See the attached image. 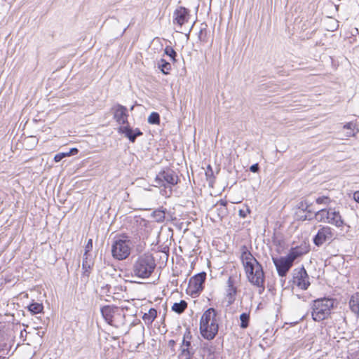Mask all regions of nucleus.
Wrapping results in <instances>:
<instances>
[{
  "instance_id": "nucleus-1",
  "label": "nucleus",
  "mask_w": 359,
  "mask_h": 359,
  "mask_svg": "<svg viewBox=\"0 0 359 359\" xmlns=\"http://www.w3.org/2000/svg\"><path fill=\"white\" fill-rule=\"evenodd\" d=\"M241 259L249 282L259 288L261 294L265 289V276L262 266L254 257L245 245L241 246Z\"/></svg>"
},
{
  "instance_id": "nucleus-2",
  "label": "nucleus",
  "mask_w": 359,
  "mask_h": 359,
  "mask_svg": "<svg viewBox=\"0 0 359 359\" xmlns=\"http://www.w3.org/2000/svg\"><path fill=\"white\" fill-rule=\"evenodd\" d=\"M156 264L154 256L144 253L137 257L133 264V274L140 278H147L151 276Z\"/></svg>"
},
{
  "instance_id": "nucleus-3",
  "label": "nucleus",
  "mask_w": 359,
  "mask_h": 359,
  "mask_svg": "<svg viewBox=\"0 0 359 359\" xmlns=\"http://www.w3.org/2000/svg\"><path fill=\"white\" fill-rule=\"evenodd\" d=\"M216 316V310L213 308H210L201 316L200 320L201 334L208 340L213 339L218 332L219 327Z\"/></svg>"
},
{
  "instance_id": "nucleus-4",
  "label": "nucleus",
  "mask_w": 359,
  "mask_h": 359,
  "mask_svg": "<svg viewBox=\"0 0 359 359\" xmlns=\"http://www.w3.org/2000/svg\"><path fill=\"white\" fill-rule=\"evenodd\" d=\"M334 300L331 298L317 299L313 302L311 316L314 321L320 322L329 317Z\"/></svg>"
},
{
  "instance_id": "nucleus-5",
  "label": "nucleus",
  "mask_w": 359,
  "mask_h": 359,
  "mask_svg": "<svg viewBox=\"0 0 359 359\" xmlns=\"http://www.w3.org/2000/svg\"><path fill=\"white\" fill-rule=\"evenodd\" d=\"M179 177L177 173L170 168H166L161 171L155 178L156 186H163L165 188L168 187L169 189L168 196L172 194V187L178 183Z\"/></svg>"
},
{
  "instance_id": "nucleus-6",
  "label": "nucleus",
  "mask_w": 359,
  "mask_h": 359,
  "mask_svg": "<svg viewBox=\"0 0 359 359\" xmlns=\"http://www.w3.org/2000/svg\"><path fill=\"white\" fill-rule=\"evenodd\" d=\"M130 242L128 240L119 239L116 241L111 247L112 256L118 259H126L130 254Z\"/></svg>"
},
{
  "instance_id": "nucleus-7",
  "label": "nucleus",
  "mask_w": 359,
  "mask_h": 359,
  "mask_svg": "<svg viewBox=\"0 0 359 359\" xmlns=\"http://www.w3.org/2000/svg\"><path fill=\"white\" fill-rule=\"evenodd\" d=\"M277 273L279 276L285 277L293 266L294 261L288 255L280 257H272Z\"/></svg>"
},
{
  "instance_id": "nucleus-8",
  "label": "nucleus",
  "mask_w": 359,
  "mask_h": 359,
  "mask_svg": "<svg viewBox=\"0 0 359 359\" xmlns=\"http://www.w3.org/2000/svg\"><path fill=\"white\" fill-rule=\"evenodd\" d=\"M333 236L332 229L330 226L320 225L317 233L313 238V242L317 247H320L325 243L330 242Z\"/></svg>"
},
{
  "instance_id": "nucleus-9",
  "label": "nucleus",
  "mask_w": 359,
  "mask_h": 359,
  "mask_svg": "<svg viewBox=\"0 0 359 359\" xmlns=\"http://www.w3.org/2000/svg\"><path fill=\"white\" fill-rule=\"evenodd\" d=\"M293 283L303 290L309 287V277L304 266L294 269Z\"/></svg>"
},
{
  "instance_id": "nucleus-10",
  "label": "nucleus",
  "mask_w": 359,
  "mask_h": 359,
  "mask_svg": "<svg viewBox=\"0 0 359 359\" xmlns=\"http://www.w3.org/2000/svg\"><path fill=\"white\" fill-rule=\"evenodd\" d=\"M205 278V272H201L190 278L188 290L192 296L198 294L203 290Z\"/></svg>"
},
{
  "instance_id": "nucleus-11",
  "label": "nucleus",
  "mask_w": 359,
  "mask_h": 359,
  "mask_svg": "<svg viewBox=\"0 0 359 359\" xmlns=\"http://www.w3.org/2000/svg\"><path fill=\"white\" fill-rule=\"evenodd\" d=\"M190 11L185 7L180 6L173 13V23L182 27L188 22L190 18Z\"/></svg>"
},
{
  "instance_id": "nucleus-12",
  "label": "nucleus",
  "mask_w": 359,
  "mask_h": 359,
  "mask_svg": "<svg viewBox=\"0 0 359 359\" xmlns=\"http://www.w3.org/2000/svg\"><path fill=\"white\" fill-rule=\"evenodd\" d=\"M112 109L114 111V118L116 120V121L118 124H121V125H124L126 123H127V125L128 124V109L126 107H124L120 104H117L112 108Z\"/></svg>"
},
{
  "instance_id": "nucleus-13",
  "label": "nucleus",
  "mask_w": 359,
  "mask_h": 359,
  "mask_svg": "<svg viewBox=\"0 0 359 359\" xmlns=\"http://www.w3.org/2000/svg\"><path fill=\"white\" fill-rule=\"evenodd\" d=\"M236 278L229 276L226 282V297L228 301V305L232 304L236 300L237 294V287H236Z\"/></svg>"
},
{
  "instance_id": "nucleus-14",
  "label": "nucleus",
  "mask_w": 359,
  "mask_h": 359,
  "mask_svg": "<svg viewBox=\"0 0 359 359\" xmlns=\"http://www.w3.org/2000/svg\"><path fill=\"white\" fill-rule=\"evenodd\" d=\"M309 251V243L306 242H302L299 245L292 248L287 255H288L290 258L294 262L296 259L307 254Z\"/></svg>"
},
{
  "instance_id": "nucleus-15",
  "label": "nucleus",
  "mask_w": 359,
  "mask_h": 359,
  "mask_svg": "<svg viewBox=\"0 0 359 359\" xmlns=\"http://www.w3.org/2000/svg\"><path fill=\"white\" fill-rule=\"evenodd\" d=\"M118 131L119 133L123 134L131 142H135L137 137L143 135L139 128L133 129L128 124L120 126Z\"/></svg>"
},
{
  "instance_id": "nucleus-16",
  "label": "nucleus",
  "mask_w": 359,
  "mask_h": 359,
  "mask_svg": "<svg viewBox=\"0 0 359 359\" xmlns=\"http://www.w3.org/2000/svg\"><path fill=\"white\" fill-rule=\"evenodd\" d=\"M327 223L334 225L337 227H341L344 225V220L341 219L339 212L330 208V215Z\"/></svg>"
},
{
  "instance_id": "nucleus-17",
  "label": "nucleus",
  "mask_w": 359,
  "mask_h": 359,
  "mask_svg": "<svg viewBox=\"0 0 359 359\" xmlns=\"http://www.w3.org/2000/svg\"><path fill=\"white\" fill-rule=\"evenodd\" d=\"M116 308L111 306H104L101 308V313L108 324L112 325L114 313Z\"/></svg>"
},
{
  "instance_id": "nucleus-18",
  "label": "nucleus",
  "mask_w": 359,
  "mask_h": 359,
  "mask_svg": "<svg viewBox=\"0 0 359 359\" xmlns=\"http://www.w3.org/2000/svg\"><path fill=\"white\" fill-rule=\"evenodd\" d=\"M349 308L351 311L356 316H359V292L353 294L349 300Z\"/></svg>"
},
{
  "instance_id": "nucleus-19",
  "label": "nucleus",
  "mask_w": 359,
  "mask_h": 359,
  "mask_svg": "<svg viewBox=\"0 0 359 359\" xmlns=\"http://www.w3.org/2000/svg\"><path fill=\"white\" fill-rule=\"evenodd\" d=\"M330 215V209H321L315 214V219L320 222H327Z\"/></svg>"
},
{
  "instance_id": "nucleus-20",
  "label": "nucleus",
  "mask_w": 359,
  "mask_h": 359,
  "mask_svg": "<svg viewBox=\"0 0 359 359\" xmlns=\"http://www.w3.org/2000/svg\"><path fill=\"white\" fill-rule=\"evenodd\" d=\"M157 316V311L155 309H150L148 313H145L142 319L147 324H151Z\"/></svg>"
},
{
  "instance_id": "nucleus-21",
  "label": "nucleus",
  "mask_w": 359,
  "mask_h": 359,
  "mask_svg": "<svg viewBox=\"0 0 359 359\" xmlns=\"http://www.w3.org/2000/svg\"><path fill=\"white\" fill-rule=\"evenodd\" d=\"M93 263L90 259H88V255L83 257L82 269L83 270V276L88 277Z\"/></svg>"
},
{
  "instance_id": "nucleus-22",
  "label": "nucleus",
  "mask_w": 359,
  "mask_h": 359,
  "mask_svg": "<svg viewBox=\"0 0 359 359\" xmlns=\"http://www.w3.org/2000/svg\"><path fill=\"white\" fill-rule=\"evenodd\" d=\"M187 308V303L184 300H181L180 302H175L172 306V310L178 314L182 313Z\"/></svg>"
},
{
  "instance_id": "nucleus-23",
  "label": "nucleus",
  "mask_w": 359,
  "mask_h": 359,
  "mask_svg": "<svg viewBox=\"0 0 359 359\" xmlns=\"http://www.w3.org/2000/svg\"><path fill=\"white\" fill-rule=\"evenodd\" d=\"M158 67L163 74H168L171 69V65L164 59H161L158 62Z\"/></svg>"
},
{
  "instance_id": "nucleus-24",
  "label": "nucleus",
  "mask_w": 359,
  "mask_h": 359,
  "mask_svg": "<svg viewBox=\"0 0 359 359\" xmlns=\"http://www.w3.org/2000/svg\"><path fill=\"white\" fill-rule=\"evenodd\" d=\"M356 124L353 122H348L344 126V128L348 130L346 136V137H355L356 133L358 132L357 130L355 132Z\"/></svg>"
},
{
  "instance_id": "nucleus-25",
  "label": "nucleus",
  "mask_w": 359,
  "mask_h": 359,
  "mask_svg": "<svg viewBox=\"0 0 359 359\" xmlns=\"http://www.w3.org/2000/svg\"><path fill=\"white\" fill-rule=\"evenodd\" d=\"M28 310L33 314H38L42 312L43 306L42 304L34 302L27 306Z\"/></svg>"
},
{
  "instance_id": "nucleus-26",
  "label": "nucleus",
  "mask_w": 359,
  "mask_h": 359,
  "mask_svg": "<svg viewBox=\"0 0 359 359\" xmlns=\"http://www.w3.org/2000/svg\"><path fill=\"white\" fill-rule=\"evenodd\" d=\"M165 210L158 209L153 212L152 216L157 222H163L165 220Z\"/></svg>"
},
{
  "instance_id": "nucleus-27",
  "label": "nucleus",
  "mask_w": 359,
  "mask_h": 359,
  "mask_svg": "<svg viewBox=\"0 0 359 359\" xmlns=\"http://www.w3.org/2000/svg\"><path fill=\"white\" fill-rule=\"evenodd\" d=\"M194 355V352H191L189 348L181 347V351L179 354L180 359H190Z\"/></svg>"
},
{
  "instance_id": "nucleus-28",
  "label": "nucleus",
  "mask_w": 359,
  "mask_h": 359,
  "mask_svg": "<svg viewBox=\"0 0 359 359\" xmlns=\"http://www.w3.org/2000/svg\"><path fill=\"white\" fill-rule=\"evenodd\" d=\"M240 320H241V327L243 329H245L249 325V320H250V315L246 313H243L240 316Z\"/></svg>"
},
{
  "instance_id": "nucleus-29",
  "label": "nucleus",
  "mask_w": 359,
  "mask_h": 359,
  "mask_svg": "<svg viewBox=\"0 0 359 359\" xmlns=\"http://www.w3.org/2000/svg\"><path fill=\"white\" fill-rule=\"evenodd\" d=\"M164 53L169 56L172 62L176 61L177 53L171 46H167L164 49Z\"/></svg>"
},
{
  "instance_id": "nucleus-30",
  "label": "nucleus",
  "mask_w": 359,
  "mask_h": 359,
  "mask_svg": "<svg viewBox=\"0 0 359 359\" xmlns=\"http://www.w3.org/2000/svg\"><path fill=\"white\" fill-rule=\"evenodd\" d=\"M148 122L150 124H159L160 115L157 112H152L148 117Z\"/></svg>"
},
{
  "instance_id": "nucleus-31",
  "label": "nucleus",
  "mask_w": 359,
  "mask_h": 359,
  "mask_svg": "<svg viewBox=\"0 0 359 359\" xmlns=\"http://www.w3.org/2000/svg\"><path fill=\"white\" fill-rule=\"evenodd\" d=\"M207 25L205 24L204 27H201L200 32L198 33V39L201 41L206 42L207 41Z\"/></svg>"
},
{
  "instance_id": "nucleus-32",
  "label": "nucleus",
  "mask_w": 359,
  "mask_h": 359,
  "mask_svg": "<svg viewBox=\"0 0 359 359\" xmlns=\"http://www.w3.org/2000/svg\"><path fill=\"white\" fill-rule=\"evenodd\" d=\"M189 338H191L190 332L187 331L184 335V339H183L182 344L181 347L190 348L191 341L187 340V339H189Z\"/></svg>"
},
{
  "instance_id": "nucleus-33",
  "label": "nucleus",
  "mask_w": 359,
  "mask_h": 359,
  "mask_svg": "<svg viewBox=\"0 0 359 359\" xmlns=\"http://www.w3.org/2000/svg\"><path fill=\"white\" fill-rule=\"evenodd\" d=\"M330 199L327 196H320L316 199V202L318 204H324V205H328L330 203Z\"/></svg>"
},
{
  "instance_id": "nucleus-34",
  "label": "nucleus",
  "mask_w": 359,
  "mask_h": 359,
  "mask_svg": "<svg viewBox=\"0 0 359 359\" xmlns=\"http://www.w3.org/2000/svg\"><path fill=\"white\" fill-rule=\"evenodd\" d=\"M309 207H310V204H309L308 202L306 201H301L298 205L299 209H301L304 212H311V211L310 210H309Z\"/></svg>"
},
{
  "instance_id": "nucleus-35",
  "label": "nucleus",
  "mask_w": 359,
  "mask_h": 359,
  "mask_svg": "<svg viewBox=\"0 0 359 359\" xmlns=\"http://www.w3.org/2000/svg\"><path fill=\"white\" fill-rule=\"evenodd\" d=\"M92 248H93V240L89 239L86 245L85 246V252L83 254L84 256L88 255V253L92 250Z\"/></svg>"
},
{
  "instance_id": "nucleus-36",
  "label": "nucleus",
  "mask_w": 359,
  "mask_h": 359,
  "mask_svg": "<svg viewBox=\"0 0 359 359\" xmlns=\"http://www.w3.org/2000/svg\"><path fill=\"white\" fill-rule=\"evenodd\" d=\"M7 344L5 341L4 337L0 333V351L6 350Z\"/></svg>"
},
{
  "instance_id": "nucleus-37",
  "label": "nucleus",
  "mask_w": 359,
  "mask_h": 359,
  "mask_svg": "<svg viewBox=\"0 0 359 359\" xmlns=\"http://www.w3.org/2000/svg\"><path fill=\"white\" fill-rule=\"evenodd\" d=\"M68 156V154H66V152H62L57 154L54 157V161L55 162H60L62 158Z\"/></svg>"
},
{
  "instance_id": "nucleus-38",
  "label": "nucleus",
  "mask_w": 359,
  "mask_h": 359,
  "mask_svg": "<svg viewBox=\"0 0 359 359\" xmlns=\"http://www.w3.org/2000/svg\"><path fill=\"white\" fill-rule=\"evenodd\" d=\"M203 349L205 352H207L210 354L213 353L212 346L209 345L208 343L203 344Z\"/></svg>"
},
{
  "instance_id": "nucleus-39",
  "label": "nucleus",
  "mask_w": 359,
  "mask_h": 359,
  "mask_svg": "<svg viewBox=\"0 0 359 359\" xmlns=\"http://www.w3.org/2000/svg\"><path fill=\"white\" fill-rule=\"evenodd\" d=\"M250 170L252 172H257L259 170V166L258 163L252 165L250 167Z\"/></svg>"
},
{
  "instance_id": "nucleus-40",
  "label": "nucleus",
  "mask_w": 359,
  "mask_h": 359,
  "mask_svg": "<svg viewBox=\"0 0 359 359\" xmlns=\"http://www.w3.org/2000/svg\"><path fill=\"white\" fill-rule=\"evenodd\" d=\"M218 215L222 217L224 215L226 214L227 210L226 208H220L218 209Z\"/></svg>"
},
{
  "instance_id": "nucleus-41",
  "label": "nucleus",
  "mask_w": 359,
  "mask_h": 359,
  "mask_svg": "<svg viewBox=\"0 0 359 359\" xmlns=\"http://www.w3.org/2000/svg\"><path fill=\"white\" fill-rule=\"evenodd\" d=\"M79 152V150L77 148H72L69 152H66L67 154H68V156H73L75 154H77Z\"/></svg>"
},
{
  "instance_id": "nucleus-42",
  "label": "nucleus",
  "mask_w": 359,
  "mask_h": 359,
  "mask_svg": "<svg viewBox=\"0 0 359 359\" xmlns=\"http://www.w3.org/2000/svg\"><path fill=\"white\" fill-rule=\"evenodd\" d=\"M250 212V210L247 209L246 210H239V215L242 218H245L247 216V213Z\"/></svg>"
},
{
  "instance_id": "nucleus-43",
  "label": "nucleus",
  "mask_w": 359,
  "mask_h": 359,
  "mask_svg": "<svg viewBox=\"0 0 359 359\" xmlns=\"http://www.w3.org/2000/svg\"><path fill=\"white\" fill-rule=\"evenodd\" d=\"M218 205H220L221 206H222V208H226V205H227V202L226 201H224V200H220L217 204L216 205V206H217Z\"/></svg>"
},
{
  "instance_id": "nucleus-44",
  "label": "nucleus",
  "mask_w": 359,
  "mask_h": 359,
  "mask_svg": "<svg viewBox=\"0 0 359 359\" xmlns=\"http://www.w3.org/2000/svg\"><path fill=\"white\" fill-rule=\"evenodd\" d=\"M353 198L356 202L359 203V191H357L354 193Z\"/></svg>"
},
{
  "instance_id": "nucleus-45",
  "label": "nucleus",
  "mask_w": 359,
  "mask_h": 359,
  "mask_svg": "<svg viewBox=\"0 0 359 359\" xmlns=\"http://www.w3.org/2000/svg\"><path fill=\"white\" fill-rule=\"evenodd\" d=\"M175 345V341L173 339H171L168 341V346L170 348H173Z\"/></svg>"
},
{
  "instance_id": "nucleus-46",
  "label": "nucleus",
  "mask_w": 359,
  "mask_h": 359,
  "mask_svg": "<svg viewBox=\"0 0 359 359\" xmlns=\"http://www.w3.org/2000/svg\"><path fill=\"white\" fill-rule=\"evenodd\" d=\"M302 220H306V219L311 220V218H307V216L305 215V216L302 217Z\"/></svg>"
},
{
  "instance_id": "nucleus-47",
  "label": "nucleus",
  "mask_w": 359,
  "mask_h": 359,
  "mask_svg": "<svg viewBox=\"0 0 359 359\" xmlns=\"http://www.w3.org/2000/svg\"><path fill=\"white\" fill-rule=\"evenodd\" d=\"M205 175H206V176H207V177H208V176H209V175H210V172H208V171H207V172H205Z\"/></svg>"
},
{
  "instance_id": "nucleus-48",
  "label": "nucleus",
  "mask_w": 359,
  "mask_h": 359,
  "mask_svg": "<svg viewBox=\"0 0 359 359\" xmlns=\"http://www.w3.org/2000/svg\"><path fill=\"white\" fill-rule=\"evenodd\" d=\"M205 175H206V176H207V177H208V176H209V175H210V172H208V171H207V172H205Z\"/></svg>"
},
{
  "instance_id": "nucleus-49",
  "label": "nucleus",
  "mask_w": 359,
  "mask_h": 359,
  "mask_svg": "<svg viewBox=\"0 0 359 359\" xmlns=\"http://www.w3.org/2000/svg\"><path fill=\"white\" fill-rule=\"evenodd\" d=\"M164 192L165 194H163V195H167V191L165 189L164 190Z\"/></svg>"
},
{
  "instance_id": "nucleus-50",
  "label": "nucleus",
  "mask_w": 359,
  "mask_h": 359,
  "mask_svg": "<svg viewBox=\"0 0 359 359\" xmlns=\"http://www.w3.org/2000/svg\"><path fill=\"white\" fill-rule=\"evenodd\" d=\"M208 169H210V172H212V169L210 168V165H208Z\"/></svg>"
},
{
  "instance_id": "nucleus-51",
  "label": "nucleus",
  "mask_w": 359,
  "mask_h": 359,
  "mask_svg": "<svg viewBox=\"0 0 359 359\" xmlns=\"http://www.w3.org/2000/svg\"><path fill=\"white\" fill-rule=\"evenodd\" d=\"M358 359H359V358Z\"/></svg>"
}]
</instances>
